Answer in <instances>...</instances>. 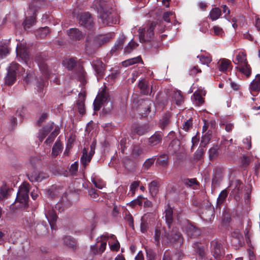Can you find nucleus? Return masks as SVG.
Segmentation results:
<instances>
[{
    "label": "nucleus",
    "mask_w": 260,
    "mask_h": 260,
    "mask_svg": "<svg viewBox=\"0 0 260 260\" xmlns=\"http://www.w3.org/2000/svg\"><path fill=\"white\" fill-rule=\"evenodd\" d=\"M98 12L100 14V18L103 22L106 24H110L114 22L113 15L112 14V10L104 0H100L96 6Z\"/></svg>",
    "instance_id": "nucleus-1"
},
{
    "label": "nucleus",
    "mask_w": 260,
    "mask_h": 260,
    "mask_svg": "<svg viewBox=\"0 0 260 260\" xmlns=\"http://www.w3.org/2000/svg\"><path fill=\"white\" fill-rule=\"evenodd\" d=\"M156 25L157 23L155 22H152L148 26L139 28V35L140 42L148 44L153 40L154 30Z\"/></svg>",
    "instance_id": "nucleus-2"
},
{
    "label": "nucleus",
    "mask_w": 260,
    "mask_h": 260,
    "mask_svg": "<svg viewBox=\"0 0 260 260\" xmlns=\"http://www.w3.org/2000/svg\"><path fill=\"white\" fill-rule=\"evenodd\" d=\"M29 184L27 183H23L19 187L17 194L16 200L23 204L24 209H27L28 207V201L29 199L28 193L29 192Z\"/></svg>",
    "instance_id": "nucleus-3"
},
{
    "label": "nucleus",
    "mask_w": 260,
    "mask_h": 260,
    "mask_svg": "<svg viewBox=\"0 0 260 260\" xmlns=\"http://www.w3.org/2000/svg\"><path fill=\"white\" fill-rule=\"evenodd\" d=\"M99 40L92 35H88L86 39L85 51L88 55L93 54L100 47Z\"/></svg>",
    "instance_id": "nucleus-4"
},
{
    "label": "nucleus",
    "mask_w": 260,
    "mask_h": 260,
    "mask_svg": "<svg viewBox=\"0 0 260 260\" xmlns=\"http://www.w3.org/2000/svg\"><path fill=\"white\" fill-rule=\"evenodd\" d=\"M79 24L89 29H92L94 25L93 17L89 12L81 13L78 15Z\"/></svg>",
    "instance_id": "nucleus-5"
},
{
    "label": "nucleus",
    "mask_w": 260,
    "mask_h": 260,
    "mask_svg": "<svg viewBox=\"0 0 260 260\" xmlns=\"http://www.w3.org/2000/svg\"><path fill=\"white\" fill-rule=\"evenodd\" d=\"M211 250L214 258L217 260H221L225 254L222 244L217 240L211 242Z\"/></svg>",
    "instance_id": "nucleus-6"
},
{
    "label": "nucleus",
    "mask_w": 260,
    "mask_h": 260,
    "mask_svg": "<svg viewBox=\"0 0 260 260\" xmlns=\"http://www.w3.org/2000/svg\"><path fill=\"white\" fill-rule=\"evenodd\" d=\"M36 80V86L38 88L37 90L39 92H41L45 86V81L43 78L40 77L39 78H35L32 74H27L26 76L24 77L23 81L25 84L28 85L30 84L34 80Z\"/></svg>",
    "instance_id": "nucleus-7"
},
{
    "label": "nucleus",
    "mask_w": 260,
    "mask_h": 260,
    "mask_svg": "<svg viewBox=\"0 0 260 260\" xmlns=\"http://www.w3.org/2000/svg\"><path fill=\"white\" fill-rule=\"evenodd\" d=\"M185 233L190 238H196L201 234V230L190 222L185 226Z\"/></svg>",
    "instance_id": "nucleus-8"
},
{
    "label": "nucleus",
    "mask_w": 260,
    "mask_h": 260,
    "mask_svg": "<svg viewBox=\"0 0 260 260\" xmlns=\"http://www.w3.org/2000/svg\"><path fill=\"white\" fill-rule=\"evenodd\" d=\"M45 216L48 220L51 229L56 230L57 229L56 222L58 217L55 210L53 209H49L46 212Z\"/></svg>",
    "instance_id": "nucleus-9"
},
{
    "label": "nucleus",
    "mask_w": 260,
    "mask_h": 260,
    "mask_svg": "<svg viewBox=\"0 0 260 260\" xmlns=\"http://www.w3.org/2000/svg\"><path fill=\"white\" fill-rule=\"evenodd\" d=\"M163 133L160 131L155 132L148 140V144L151 147H154L161 143Z\"/></svg>",
    "instance_id": "nucleus-10"
},
{
    "label": "nucleus",
    "mask_w": 260,
    "mask_h": 260,
    "mask_svg": "<svg viewBox=\"0 0 260 260\" xmlns=\"http://www.w3.org/2000/svg\"><path fill=\"white\" fill-rule=\"evenodd\" d=\"M44 4L43 0H32L29 4L28 15H36V12L40 9Z\"/></svg>",
    "instance_id": "nucleus-11"
},
{
    "label": "nucleus",
    "mask_w": 260,
    "mask_h": 260,
    "mask_svg": "<svg viewBox=\"0 0 260 260\" xmlns=\"http://www.w3.org/2000/svg\"><path fill=\"white\" fill-rule=\"evenodd\" d=\"M16 53L17 57H19L25 63H27L29 59V51L25 46L22 44L17 45Z\"/></svg>",
    "instance_id": "nucleus-12"
},
{
    "label": "nucleus",
    "mask_w": 260,
    "mask_h": 260,
    "mask_svg": "<svg viewBox=\"0 0 260 260\" xmlns=\"http://www.w3.org/2000/svg\"><path fill=\"white\" fill-rule=\"evenodd\" d=\"M165 236L167 239H171L174 243H177L181 245L183 243V238L181 233L176 229H173L170 235L171 238H169V235L166 234Z\"/></svg>",
    "instance_id": "nucleus-13"
},
{
    "label": "nucleus",
    "mask_w": 260,
    "mask_h": 260,
    "mask_svg": "<svg viewBox=\"0 0 260 260\" xmlns=\"http://www.w3.org/2000/svg\"><path fill=\"white\" fill-rule=\"evenodd\" d=\"M28 179L30 181L33 182H41L44 179L49 177V175L43 172H37L34 171L28 175Z\"/></svg>",
    "instance_id": "nucleus-14"
},
{
    "label": "nucleus",
    "mask_w": 260,
    "mask_h": 260,
    "mask_svg": "<svg viewBox=\"0 0 260 260\" xmlns=\"http://www.w3.org/2000/svg\"><path fill=\"white\" fill-rule=\"evenodd\" d=\"M70 201L66 195L62 197L61 201L55 205V208L59 212H61L71 206Z\"/></svg>",
    "instance_id": "nucleus-15"
},
{
    "label": "nucleus",
    "mask_w": 260,
    "mask_h": 260,
    "mask_svg": "<svg viewBox=\"0 0 260 260\" xmlns=\"http://www.w3.org/2000/svg\"><path fill=\"white\" fill-rule=\"evenodd\" d=\"M201 217L206 221H211L214 217V209L213 207L209 206L205 209L202 213Z\"/></svg>",
    "instance_id": "nucleus-16"
},
{
    "label": "nucleus",
    "mask_w": 260,
    "mask_h": 260,
    "mask_svg": "<svg viewBox=\"0 0 260 260\" xmlns=\"http://www.w3.org/2000/svg\"><path fill=\"white\" fill-rule=\"evenodd\" d=\"M232 237L233 238L232 243L238 242V244L235 245L236 248H238L243 246L244 244L243 236L239 231H234L231 233Z\"/></svg>",
    "instance_id": "nucleus-17"
},
{
    "label": "nucleus",
    "mask_w": 260,
    "mask_h": 260,
    "mask_svg": "<svg viewBox=\"0 0 260 260\" xmlns=\"http://www.w3.org/2000/svg\"><path fill=\"white\" fill-rule=\"evenodd\" d=\"M92 66L98 76V78H102L105 70L104 63L100 60H97L92 62Z\"/></svg>",
    "instance_id": "nucleus-18"
},
{
    "label": "nucleus",
    "mask_w": 260,
    "mask_h": 260,
    "mask_svg": "<svg viewBox=\"0 0 260 260\" xmlns=\"http://www.w3.org/2000/svg\"><path fill=\"white\" fill-rule=\"evenodd\" d=\"M70 38L73 41L80 40L82 37V33L77 28H71L68 30Z\"/></svg>",
    "instance_id": "nucleus-19"
},
{
    "label": "nucleus",
    "mask_w": 260,
    "mask_h": 260,
    "mask_svg": "<svg viewBox=\"0 0 260 260\" xmlns=\"http://www.w3.org/2000/svg\"><path fill=\"white\" fill-rule=\"evenodd\" d=\"M171 114L169 112L166 113L163 115L159 122V126L161 129H165L170 124L171 122Z\"/></svg>",
    "instance_id": "nucleus-20"
},
{
    "label": "nucleus",
    "mask_w": 260,
    "mask_h": 260,
    "mask_svg": "<svg viewBox=\"0 0 260 260\" xmlns=\"http://www.w3.org/2000/svg\"><path fill=\"white\" fill-rule=\"evenodd\" d=\"M79 99L77 101L76 106L78 108V111L80 114L83 115L85 113V95L82 93L79 94Z\"/></svg>",
    "instance_id": "nucleus-21"
},
{
    "label": "nucleus",
    "mask_w": 260,
    "mask_h": 260,
    "mask_svg": "<svg viewBox=\"0 0 260 260\" xmlns=\"http://www.w3.org/2000/svg\"><path fill=\"white\" fill-rule=\"evenodd\" d=\"M62 190V188L59 186L52 185L47 191V195L51 198H55L57 197L60 193V191Z\"/></svg>",
    "instance_id": "nucleus-22"
},
{
    "label": "nucleus",
    "mask_w": 260,
    "mask_h": 260,
    "mask_svg": "<svg viewBox=\"0 0 260 260\" xmlns=\"http://www.w3.org/2000/svg\"><path fill=\"white\" fill-rule=\"evenodd\" d=\"M228 193L229 191L226 189L221 191L220 193L217 201L216 210H220L221 205L225 201Z\"/></svg>",
    "instance_id": "nucleus-23"
},
{
    "label": "nucleus",
    "mask_w": 260,
    "mask_h": 260,
    "mask_svg": "<svg viewBox=\"0 0 260 260\" xmlns=\"http://www.w3.org/2000/svg\"><path fill=\"white\" fill-rule=\"evenodd\" d=\"M134 132L139 136H142L150 131V127L147 124L136 126L134 129Z\"/></svg>",
    "instance_id": "nucleus-24"
},
{
    "label": "nucleus",
    "mask_w": 260,
    "mask_h": 260,
    "mask_svg": "<svg viewBox=\"0 0 260 260\" xmlns=\"http://www.w3.org/2000/svg\"><path fill=\"white\" fill-rule=\"evenodd\" d=\"M125 37L122 36L116 41L114 47L111 50V53H115L117 51L121 50L123 47V44L125 41Z\"/></svg>",
    "instance_id": "nucleus-25"
},
{
    "label": "nucleus",
    "mask_w": 260,
    "mask_h": 260,
    "mask_svg": "<svg viewBox=\"0 0 260 260\" xmlns=\"http://www.w3.org/2000/svg\"><path fill=\"white\" fill-rule=\"evenodd\" d=\"M123 164L125 168L128 171H133L136 167V162L128 157H126L123 159Z\"/></svg>",
    "instance_id": "nucleus-26"
},
{
    "label": "nucleus",
    "mask_w": 260,
    "mask_h": 260,
    "mask_svg": "<svg viewBox=\"0 0 260 260\" xmlns=\"http://www.w3.org/2000/svg\"><path fill=\"white\" fill-rule=\"evenodd\" d=\"M218 64L219 71L223 72H225L228 69L231 65V62L228 59L222 58L219 61Z\"/></svg>",
    "instance_id": "nucleus-27"
},
{
    "label": "nucleus",
    "mask_w": 260,
    "mask_h": 260,
    "mask_svg": "<svg viewBox=\"0 0 260 260\" xmlns=\"http://www.w3.org/2000/svg\"><path fill=\"white\" fill-rule=\"evenodd\" d=\"M165 219L166 223L167 225H168L169 228L170 227L171 224L173 221V209L169 206L165 211Z\"/></svg>",
    "instance_id": "nucleus-28"
},
{
    "label": "nucleus",
    "mask_w": 260,
    "mask_h": 260,
    "mask_svg": "<svg viewBox=\"0 0 260 260\" xmlns=\"http://www.w3.org/2000/svg\"><path fill=\"white\" fill-rule=\"evenodd\" d=\"M38 66L41 72L44 76V80L48 79L50 78H53L54 77V75H51L50 74L48 66L45 62L41 63V64Z\"/></svg>",
    "instance_id": "nucleus-29"
},
{
    "label": "nucleus",
    "mask_w": 260,
    "mask_h": 260,
    "mask_svg": "<svg viewBox=\"0 0 260 260\" xmlns=\"http://www.w3.org/2000/svg\"><path fill=\"white\" fill-rule=\"evenodd\" d=\"M168 159L169 157L167 154H162L158 157L156 163L164 168H167L168 166Z\"/></svg>",
    "instance_id": "nucleus-30"
},
{
    "label": "nucleus",
    "mask_w": 260,
    "mask_h": 260,
    "mask_svg": "<svg viewBox=\"0 0 260 260\" xmlns=\"http://www.w3.org/2000/svg\"><path fill=\"white\" fill-rule=\"evenodd\" d=\"M138 87L142 94L144 95H148L149 94V89L148 82L145 79H142L139 81Z\"/></svg>",
    "instance_id": "nucleus-31"
},
{
    "label": "nucleus",
    "mask_w": 260,
    "mask_h": 260,
    "mask_svg": "<svg viewBox=\"0 0 260 260\" xmlns=\"http://www.w3.org/2000/svg\"><path fill=\"white\" fill-rule=\"evenodd\" d=\"M82 156L81 157V162L84 168L86 167L87 164L89 162L92 158V156L88 153L87 150L84 148L82 151Z\"/></svg>",
    "instance_id": "nucleus-32"
},
{
    "label": "nucleus",
    "mask_w": 260,
    "mask_h": 260,
    "mask_svg": "<svg viewBox=\"0 0 260 260\" xmlns=\"http://www.w3.org/2000/svg\"><path fill=\"white\" fill-rule=\"evenodd\" d=\"M36 15H31L27 17L25 20L23 22L24 28L26 30L29 29L35 22Z\"/></svg>",
    "instance_id": "nucleus-33"
},
{
    "label": "nucleus",
    "mask_w": 260,
    "mask_h": 260,
    "mask_svg": "<svg viewBox=\"0 0 260 260\" xmlns=\"http://www.w3.org/2000/svg\"><path fill=\"white\" fill-rule=\"evenodd\" d=\"M62 64L67 69L70 71H71L73 70L76 66L77 62L74 58H71L63 60Z\"/></svg>",
    "instance_id": "nucleus-34"
},
{
    "label": "nucleus",
    "mask_w": 260,
    "mask_h": 260,
    "mask_svg": "<svg viewBox=\"0 0 260 260\" xmlns=\"http://www.w3.org/2000/svg\"><path fill=\"white\" fill-rule=\"evenodd\" d=\"M250 90L251 91H258L260 90V75L257 74L255 79L253 80L250 84Z\"/></svg>",
    "instance_id": "nucleus-35"
},
{
    "label": "nucleus",
    "mask_w": 260,
    "mask_h": 260,
    "mask_svg": "<svg viewBox=\"0 0 260 260\" xmlns=\"http://www.w3.org/2000/svg\"><path fill=\"white\" fill-rule=\"evenodd\" d=\"M149 192L153 197L155 196L158 191V182L155 180L151 182L149 185Z\"/></svg>",
    "instance_id": "nucleus-36"
},
{
    "label": "nucleus",
    "mask_w": 260,
    "mask_h": 260,
    "mask_svg": "<svg viewBox=\"0 0 260 260\" xmlns=\"http://www.w3.org/2000/svg\"><path fill=\"white\" fill-rule=\"evenodd\" d=\"M62 148V147L60 141H56L52 148V156L54 157H56V156H57L59 153L61 151Z\"/></svg>",
    "instance_id": "nucleus-37"
},
{
    "label": "nucleus",
    "mask_w": 260,
    "mask_h": 260,
    "mask_svg": "<svg viewBox=\"0 0 260 260\" xmlns=\"http://www.w3.org/2000/svg\"><path fill=\"white\" fill-rule=\"evenodd\" d=\"M236 68L247 77H249L251 75V70L248 63L244 66H241V67H237Z\"/></svg>",
    "instance_id": "nucleus-38"
},
{
    "label": "nucleus",
    "mask_w": 260,
    "mask_h": 260,
    "mask_svg": "<svg viewBox=\"0 0 260 260\" xmlns=\"http://www.w3.org/2000/svg\"><path fill=\"white\" fill-rule=\"evenodd\" d=\"M64 244L69 248L73 249H76L77 247L76 242L75 240L71 237H66L63 239Z\"/></svg>",
    "instance_id": "nucleus-39"
},
{
    "label": "nucleus",
    "mask_w": 260,
    "mask_h": 260,
    "mask_svg": "<svg viewBox=\"0 0 260 260\" xmlns=\"http://www.w3.org/2000/svg\"><path fill=\"white\" fill-rule=\"evenodd\" d=\"M59 132V128L58 126H56L53 132L49 136L47 139L46 140L45 143L47 144H49L53 142L54 138L58 135Z\"/></svg>",
    "instance_id": "nucleus-40"
},
{
    "label": "nucleus",
    "mask_w": 260,
    "mask_h": 260,
    "mask_svg": "<svg viewBox=\"0 0 260 260\" xmlns=\"http://www.w3.org/2000/svg\"><path fill=\"white\" fill-rule=\"evenodd\" d=\"M212 137V132L209 130L207 133L202 136L201 142L202 147H205L206 145L209 142Z\"/></svg>",
    "instance_id": "nucleus-41"
},
{
    "label": "nucleus",
    "mask_w": 260,
    "mask_h": 260,
    "mask_svg": "<svg viewBox=\"0 0 260 260\" xmlns=\"http://www.w3.org/2000/svg\"><path fill=\"white\" fill-rule=\"evenodd\" d=\"M16 75L11 72L7 73V75L5 78V84L8 85H12L16 80Z\"/></svg>",
    "instance_id": "nucleus-42"
},
{
    "label": "nucleus",
    "mask_w": 260,
    "mask_h": 260,
    "mask_svg": "<svg viewBox=\"0 0 260 260\" xmlns=\"http://www.w3.org/2000/svg\"><path fill=\"white\" fill-rule=\"evenodd\" d=\"M201 243L196 242L193 245L194 251L198 253L201 257H204L205 255V252L204 248L201 246Z\"/></svg>",
    "instance_id": "nucleus-43"
},
{
    "label": "nucleus",
    "mask_w": 260,
    "mask_h": 260,
    "mask_svg": "<svg viewBox=\"0 0 260 260\" xmlns=\"http://www.w3.org/2000/svg\"><path fill=\"white\" fill-rule=\"evenodd\" d=\"M220 15L221 10L218 8H213L210 13V17L212 20L217 19Z\"/></svg>",
    "instance_id": "nucleus-44"
},
{
    "label": "nucleus",
    "mask_w": 260,
    "mask_h": 260,
    "mask_svg": "<svg viewBox=\"0 0 260 260\" xmlns=\"http://www.w3.org/2000/svg\"><path fill=\"white\" fill-rule=\"evenodd\" d=\"M161 44L157 42L154 40H152L149 44H145L144 47L145 49H149L152 48H154L156 50L160 47Z\"/></svg>",
    "instance_id": "nucleus-45"
},
{
    "label": "nucleus",
    "mask_w": 260,
    "mask_h": 260,
    "mask_svg": "<svg viewBox=\"0 0 260 260\" xmlns=\"http://www.w3.org/2000/svg\"><path fill=\"white\" fill-rule=\"evenodd\" d=\"M240 161L241 167L245 168L250 164L251 162V158L249 156L243 155L241 157Z\"/></svg>",
    "instance_id": "nucleus-46"
},
{
    "label": "nucleus",
    "mask_w": 260,
    "mask_h": 260,
    "mask_svg": "<svg viewBox=\"0 0 260 260\" xmlns=\"http://www.w3.org/2000/svg\"><path fill=\"white\" fill-rule=\"evenodd\" d=\"M49 34V29L48 27H42L37 31V35L40 38H44Z\"/></svg>",
    "instance_id": "nucleus-47"
},
{
    "label": "nucleus",
    "mask_w": 260,
    "mask_h": 260,
    "mask_svg": "<svg viewBox=\"0 0 260 260\" xmlns=\"http://www.w3.org/2000/svg\"><path fill=\"white\" fill-rule=\"evenodd\" d=\"M138 44L134 42L131 41L129 43L128 45L124 48V53L126 54L130 53L134 49H135Z\"/></svg>",
    "instance_id": "nucleus-48"
},
{
    "label": "nucleus",
    "mask_w": 260,
    "mask_h": 260,
    "mask_svg": "<svg viewBox=\"0 0 260 260\" xmlns=\"http://www.w3.org/2000/svg\"><path fill=\"white\" fill-rule=\"evenodd\" d=\"M184 184L189 187L192 186L193 185H198L199 183L196 179H184L182 180Z\"/></svg>",
    "instance_id": "nucleus-49"
},
{
    "label": "nucleus",
    "mask_w": 260,
    "mask_h": 260,
    "mask_svg": "<svg viewBox=\"0 0 260 260\" xmlns=\"http://www.w3.org/2000/svg\"><path fill=\"white\" fill-rule=\"evenodd\" d=\"M204 152L205 150L204 147L201 146L196 151L195 154L194 155V159L196 160H200L202 158L203 155L204 154Z\"/></svg>",
    "instance_id": "nucleus-50"
},
{
    "label": "nucleus",
    "mask_w": 260,
    "mask_h": 260,
    "mask_svg": "<svg viewBox=\"0 0 260 260\" xmlns=\"http://www.w3.org/2000/svg\"><path fill=\"white\" fill-rule=\"evenodd\" d=\"M218 149L217 146L216 147L214 146L210 149L209 153L210 160H212L217 157L218 155Z\"/></svg>",
    "instance_id": "nucleus-51"
},
{
    "label": "nucleus",
    "mask_w": 260,
    "mask_h": 260,
    "mask_svg": "<svg viewBox=\"0 0 260 260\" xmlns=\"http://www.w3.org/2000/svg\"><path fill=\"white\" fill-rule=\"evenodd\" d=\"M142 61V58L140 56L134 57L131 59H127L123 62V63L125 64L126 66H131L134 64L136 63L140 62Z\"/></svg>",
    "instance_id": "nucleus-52"
},
{
    "label": "nucleus",
    "mask_w": 260,
    "mask_h": 260,
    "mask_svg": "<svg viewBox=\"0 0 260 260\" xmlns=\"http://www.w3.org/2000/svg\"><path fill=\"white\" fill-rule=\"evenodd\" d=\"M9 49L7 45L6 44H2L0 45V56L3 57L7 54H9Z\"/></svg>",
    "instance_id": "nucleus-53"
},
{
    "label": "nucleus",
    "mask_w": 260,
    "mask_h": 260,
    "mask_svg": "<svg viewBox=\"0 0 260 260\" xmlns=\"http://www.w3.org/2000/svg\"><path fill=\"white\" fill-rule=\"evenodd\" d=\"M161 236V230L160 228L157 227L155 229L154 231V241L157 246L159 245V240Z\"/></svg>",
    "instance_id": "nucleus-54"
},
{
    "label": "nucleus",
    "mask_w": 260,
    "mask_h": 260,
    "mask_svg": "<svg viewBox=\"0 0 260 260\" xmlns=\"http://www.w3.org/2000/svg\"><path fill=\"white\" fill-rule=\"evenodd\" d=\"M246 55L242 53V55L238 54L236 56V60L238 61V63H241L242 66H244L248 64V61L246 58Z\"/></svg>",
    "instance_id": "nucleus-55"
},
{
    "label": "nucleus",
    "mask_w": 260,
    "mask_h": 260,
    "mask_svg": "<svg viewBox=\"0 0 260 260\" xmlns=\"http://www.w3.org/2000/svg\"><path fill=\"white\" fill-rule=\"evenodd\" d=\"M20 66L16 62H12L9 67L8 72L14 73L16 75V71L18 70Z\"/></svg>",
    "instance_id": "nucleus-56"
},
{
    "label": "nucleus",
    "mask_w": 260,
    "mask_h": 260,
    "mask_svg": "<svg viewBox=\"0 0 260 260\" xmlns=\"http://www.w3.org/2000/svg\"><path fill=\"white\" fill-rule=\"evenodd\" d=\"M96 98L103 104L108 100L109 95L105 91L103 90L101 94L99 96L96 97Z\"/></svg>",
    "instance_id": "nucleus-57"
},
{
    "label": "nucleus",
    "mask_w": 260,
    "mask_h": 260,
    "mask_svg": "<svg viewBox=\"0 0 260 260\" xmlns=\"http://www.w3.org/2000/svg\"><path fill=\"white\" fill-rule=\"evenodd\" d=\"M149 228L148 223L144 219L143 217L141 218V223L140 225L141 232L145 233L147 231Z\"/></svg>",
    "instance_id": "nucleus-58"
},
{
    "label": "nucleus",
    "mask_w": 260,
    "mask_h": 260,
    "mask_svg": "<svg viewBox=\"0 0 260 260\" xmlns=\"http://www.w3.org/2000/svg\"><path fill=\"white\" fill-rule=\"evenodd\" d=\"M46 60V56L42 54L39 53L37 54L35 57V61L38 63V64L39 65L41 63L45 62Z\"/></svg>",
    "instance_id": "nucleus-59"
},
{
    "label": "nucleus",
    "mask_w": 260,
    "mask_h": 260,
    "mask_svg": "<svg viewBox=\"0 0 260 260\" xmlns=\"http://www.w3.org/2000/svg\"><path fill=\"white\" fill-rule=\"evenodd\" d=\"M192 126V119L191 118L189 119L186 121L182 125V128L185 131H188Z\"/></svg>",
    "instance_id": "nucleus-60"
},
{
    "label": "nucleus",
    "mask_w": 260,
    "mask_h": 260,
    "mask_svg": "<svg viewBox=\"0 0 260 260\" xmlns=\"http://www.w3.org/2000/svg\"><path fill=\"white\" fill-rule=\"evenodd\" d=\"M54 128V123H48L45 126H44L41 130L43 133H46L47 135Z\"/></svg>",
    "instance_id": "nucleus-61"
},
{
    "label": "nucleus",
    "mask_w": 260,
    "mask_h": 260,
    "mask_svg": "<svg viewBox=\"0 0 260 260\" xmlns=\"http://www.w3.org/2000/svg\"><path fill=\"white\" fill-rule=\"evenodd\" d=\"M30 162L34 168H36L41 163V160L37 157H32L30 159Z\"/></svg>",
    "instance_id": "nucleus-62"
},
{
    "label": "nucleus",
    "mask_w": 260,
    "mask_h": 260,
    "mask_svg": "<svg viewBox=\"0 0 260 260\" xmlns=\"http://www.w3.org/2000/svg\"><path fill=\"white\" fill-rule=\"evenodd\" d=\"M174 99L176 101V103L178 105L181 104L183 102V97L180 92H176L174 94Z\"/></svg>",
    "instance_id": "nucleus-63"
},
{
    "label": "nucleus",
    "mask_w": 260,
    "mask_h": 260,
    "mask_svg": "<svg viewBox=\"0 0 260 260\" xmlns=\"http://www.w3.org/2000/svg\"><path fill=\"white\" fill-rule=\"evenodd\" d=\"M154 160H155L154 158H150L147 159L144 163L143 167L145 169H148L154 164Z\"/></svg>",
    "instance_id": "nucleus-64"
}]
</instances>
